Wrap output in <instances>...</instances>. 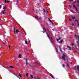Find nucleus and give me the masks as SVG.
<instances>
[{"mask_svg":"<svg viewBox=\"0 0 79 79\" xmlns=\"http://www.w3.org/2000/svg\"><path fill=\"white\" fill-rule=\"evenodd\" d=\"M75 48H76V49H77V47L76 46H75Z\"/></svg>","mask_w":79,"mask_h":79,"instance_id":"40","label":"nucleus"},{"mask_svg":"<svg viewBox=\"0 0 79 79\" xmlns=\"http://www.w3.org/2000/svg\"><path fill=\"white\" fill-rule=\"evenodd\" d=\"M9 3L10 2V1H6V0H5V3Z\"/></svg>","mask_w":79,"mask_h":79,"instance_id":"12","label":"nucleus"},{"mask_svg":"<svg viewBox=\"0 0 79 79\" xmlns=\"http://www.w3.org/2000/svg\"><path fill=\"white\" fill-rule=\"evenodd\" d=\"M72 46L74 45V44L72 43Z\"/></svg>","mask_w":79,"mask_h":79,"instance_id":"39","label":"nucleus"},{"mask_svg":"<svg viewBox=\"0 0 79 79\" xmlns=\"http://www.w3.org/2000/svg\"><path fill=\"white\" fill-rule=\"evenodd\" d=\"M1 7H2V5H0V9L1 8Z\"/></svg>","mask_w":79,"mask_h":79,"instance_id":"35","label":"nucleus"},{"mask_svg":"<svg viewBox=\"0 0 79 79\" xmlns=\"http://www.w3.org/2000/svg\"><path fill=\"white\" fill-rule=\"evenodd\" d=\"M38 19H41V18L40 17H39V18H38Z\"/></svg>","mask_w":79,"mask_h":79,"instance_id":"36","label":"nucleus"},{"mask_svg":"<svg viewBox=\"0 0 79 79\" xmlns=\"http://www.w3.org/2000/svg\"><path fill=\"white\" fill-rule=\"evenodd\" d=\"M31 77V78H34V77H33V76L32 75H30Z\"/></svg>","mask_w":79,"mask_h":79,"instance_id":"20","label":"nucleus"},{"mask_svg":"<svg viewBox=\"0 0 79 79\" xmlns=\"http://www.w3.org/2000/svg\"><path fill=\"white\" fill-rule=\"evenodd\" d=\"M7 68H10V66H7Z\"/></svg>","mask_w":79,"mask_h":79,"instance_id":"32","label":"nucleus"},{"mask_svg":"<svg viewBox=\"0 0 79 79\" xmlns=\"http://www.w3.org/2000/svg\"><path fill=\"white\" fill-rule=\"evenodd\" d=\"M9 74H10V73H11V72H10V71L9 70Z\"/></svg>","mask_w":79,"mask_h":79,"instance_id":"37","label":"nucleus"},{"mask_svg":"<svg viewBox=\"0 0 79 79\" xmlns=\"http://www.w3.org/2000/svg\"><path fill=\"white\" fill-rule=\"evenodd\" d=\"M55 49L56 50V52H58V49H57V48H55Z\"/></svg>","mask_w":79,"mask_h":79,"instance_id":"13","label":"nucleus"},{"mask_svg":"<svg viewBox=\"0 0 79 79\" xmlns=\"http://www.w3.org/2000/svg\"><path fill=\"white\" fill-rule=\"evenodd\" d=\"M63 49V50H65V49H64V48Z\"/></svg>","mask_w":79,"mask_h":79,"instance_id":"50","label":"nucleus"},{"mask_svg":"<svg viewBox=\"0 0 79 79\" xmlns=\"http://www.w3.org/2000/svg\"><path fill=\"white\" fill-rule=\"evenodd\" d=\"M19 58H21V54H19Z\"/></svg>","mask_w":79,"mask_h":79,"instance_id":"10","label":"nucleus"},{"mask_svg":"<svg viewBox=\"0 0 79 79\" xmlns=\"http://www.w3.org/2000/svg\"><path fill=\"white\" fill-rule=\"evenodd\" d=\"M4 13H5V12L4 11H2V14H4Z\"/></svg>","mask_w":79,"mask_h":79,"instance_id":"21","label":"nucleus"},{"mask_svg":"<svg viewBox=\"0 0 79 79\" xmlns=\"http://www.w3.org/2000/svg\"><path fill=\"white\" fill-rule=\"evenodd\" d=\"M19 76H20V77H22V75L21 74H20V73H19Z\"/></svg>","mask_w":79,"mask_h":79,"instance_id":"15","label":"nucleus"},{"mask_svg":"<svg viewBox=\"0 0 79 79\" xmlns=\"http://www.w3.org/2000/svg\"><path fill=\"white\" fill-rule=\"evenodd\" d=\"M60 39H61V38H60Z\"/></svg>","mask_w":79,"mask_h":79,"instance_id":"51","label":"nucleus"},{"mask_svg":"<svg viewBox=\"0 0 79 79\" xmlns=\"http://www.w3.org/2000/svg\"><path fill=\"white\" fill-rule=\"evenodd\" d=\"M15 2H16V3H18L19 2V1H15Z\"/></svg>","mask_w":79,"mask_h":79,"instance_id":"24","label":"nucleus"},{"mask_svg":"<svg viewBox=\"0 0 79 79\" xmlns=\"http://www.w3.org/2000/svg\"><path fill=\"white\" fill-rule=\"evenodd\" d=\"M75 3H76V2H75V3H73V4H75Z\"/></svg>","mask_w":79,"mask_h":79,"instance_id":"52","label":"nucleus"},{"mask_svg":"<svg viewBox=\"0 0 79 79\" xmlns=\"http://www.w3.org/2000/svg\"><path fill=\"white\" fill-rule=\"evenodd\" d=\"M48 33L49 34H50V31H49V30L48 31Z\"/></svg>","mask_w":79,"mask_h":79,"instance_id":"22","label":"nucleus"},{"mask_svg":"<svg viewBox=\"0 0 79 79\" xmlns=\"http://www.w3.org/2000/svg\"><path fill=\"white\" fill-rule=\"evenodd\" d=\"M38 79H40V78H39V77H38Z\"/></svg>","mask_w":79,"mask_h":79,"instance_id":"49","label":"nucleus"},{"mask_svg":"<svg viewBox=\"0 0 79 79\" xmlns=\"http://www.w3.org/2000/svg\"><path fill=\"white\" fill-rule=\"evenodd\" d=\"M34 78H35V77H33V78H34Z\"/></svg>","mask_w":79,"mask_h":79,"instance_id":"54","label":"nucleus"},{"mask_svg":"<svg viewBox=\"0 0 79 79\" xmlns=\"http://www.w3.org/2000/svg\"><path fill=\"white\" fill-rule=\"evenodd\" d=\"M35 17L36 18H38V19L39 18H38V17L37 16H35Z\"/></svg>","mask_w":79,"mask_h":79,"instance_id":"33","label":"nucleus"},{"mask_svg":"<svg viewBox=\"0 0 79 79\" xmlns=\"http://www.w3.org/2000/svg\"><path fill=\"white\" fill-rule=\"evenodd\" d=\"M73 7L74 8H76V11L77 12V9L76 8V6H75V5H73Z\"/></svg>","mask_w":79,"mask_h":79,"instance_id":"8","label":"nucleus"},{"mask_svg":"<svg viewBox=\"0 0 79 79\" xmlns=\"http://www.w3.org/2000/svg\"><path fill=\"white\" fill-rule=\"evenodd\" d=\"M63 40H61L60 41V44H62V43L63 42Z\"/></svg>","mask_w":79,"mask_h":79,"instance_id":"11","label":"nucleus"},{"mask_svg":"<svg viewBox=\"0 0 79 79\" xmlns=\"http://www.w3.org/2000/svg\"><path fill=\"white\" fill-rule=\"evenodd\" d=\"M56 40L57 42H58V41L60 40V37H59V38L58 39H57Z\"/></svg>","mask_w":79,"mask_h":79,"instance_id":"14","label":"nucleus"},{"mask_svg":"<svg viewBox=\"0 0 79 79\" xmlns=\"http://www.w3.org/2000/svg\"><path fill=\"white\" fill-rule=\"evenodd\" d=\"M48 19L50 22H51V23H52V24H53V22H52V21L49 18H48Z\"/></svg>","mask_w":79,"mask_h":79,"instance_id":"6","label":"nucleus"},{"mask_svg":"<svg viewBox=\"0 0 79 79\" xmlns=\"http://www.w3.org/2000/svg\"><path fill=\"white\" fill-rule=\"evenodd\" d=\"M9 49H10V45H9Z\"/></svg>","mask_w":79,"mask_h":79,"instance_id":"34","label":"nucleus"},{"mask_svg":"<svg viewBox=\"0 0 79 79\" xmlns=\"http://www.w3.org/2000/svg\"><path fill=\"white\" fill-rule=\"evenodd\" d=\"M0 20H1V19H0Z\"/></svg>","mask_w":79,"mask_h":79,"instance_id":"56","label":"nucleus"},{"mask_svg":"<svg viewBox=\"0 0 79 79\" xmlns=\"http://www.w3.org/2000/svg\"><path fill=\"white\" fill-rule=\"evenodd\" d=\"M15 27H14V32L15 34L16 33H18V32H19V31L17 29L16 30V32H15Z\"/></svg>","mask_w":79,"mask_h":79,"instance_id":"3","label":"nucleus"},{"mask_svg":"<svg viewBox=\"0 0 79 79\" xmlns=\"http://www.w3.org/2000/svg\"><path fill=\"white\" fill-rule=\"evenodd\" d=\"M69 7L70 8H71V6H69Z\"/></svg>","mask_w":79,"mask_h":79,"instance_id":"41","label":"nucleus"},{"mask_svg":"<svg viewBox=\"0 0 79 79\" xmlns=\"http://www.w3.org/2000/svg\"><path fill=\"white\" fill-rule=\"evenodd\" d=\"M26 65H27V64H28V63H27V59H26Z\"/></svg>","mask_w":79,"mask_h":79,"instance_id":"7","label":"nucleus"},{"mask_svg":"<svg viewBox=\"0 0 79 79\" xmlns=\"http://www.w3.org/2000/svg\"><path fill=\"white\" fill-rule=\"evenodd\" d=\"M43 11L44 12H45V10L44 9H43Z\"/></svg>","mask_w":79,"mask_h":79,"instance_id":"26","label":"nucleus"},{"mask_svg":"<svg viewBox=\"0 0 79 79\" xmlns=\"http://www.w3.org/2000/svg\"><path fill=\"white\" fill-rule=\"evenodd\" d=\"M60 51L61 52H62V51H61V50L60 49Z\"/></svg>","mask_w":79,"mask_h":79,"instance_id":"47","label":"nucleus"},{"mask_svg":"<svg viewBox=\"0 0 79 79\" xmlns=\"http://www.w3.org/2000/svg\"><path fill=\"white\" fill-rule=\"evenodd\" d=\"M43 31H42V32L43 33H45V32L47 31V30H46V28H43Z\"/></svg>","mask_w":79,"mask_h":79,"instance_id":"4","label":"nucleus"},{"mask_svg":"<svg viewBox=\"0 0 79 79\" xmlns=\"http://www.w3.org/2000/svg\"><path fill=\"white\" fill-rule=\"evenodd\" d=\"M36 63H37V64H39V63H38V62H35V64H36Z\"/></svg>","mask_w":79,"mask_h":79,"instance_id":"18","label":"nucleus"},{"mask_svg":"<svg viewBox=\"0 0 79 79\" xmlns=\"http://www.w3.org/2000/svg\"><path fill=\"white\" fill-rule=\"evenodd\" d=\"M71 37V38H72V37Z\"/></svg>","mask_w":79,"mask_h":79,"instance_id":"55","label":"nucleus"},{"mask_svg":"<svg viewBox=\"0 0 79 79\" xmlns=\"http://www.w3.org/2000/svg\"><path fill=\"white\" fill-rule=\"evenodd\" d=\"M2 43H3V44H5V42H3Z\"/></svg>","mask_w":79,"mask_h":79,"instance_id":"46","label":"nucleus"},{"mask_svg":"<svg viewBox=\"0 0 79 79\" xmlns=\"http://www.w3.org/2000/svg\"><path fill=\"white\" fill-rule=\"evenodd\" d=\"M46 11H47V13H48V10H46Z\"/></svg>","mask_w":79,"mask_h":79,"instance_id":"45","label":"nucleus"},{"mask_svg":"<svg viewBox=\"0 0 79 79\" xmlns=\"http://www.w3.org/2000/svg\"><path fill=\"white\" fill-rule=\"evenodd\" d=\"M75 37H76L77 38V36L76 35H75Z\"/></svg>","mask_w":79,"mask_h":79,"instance_id":"30","label":"nucleus"},{"mask_svg":"<svg viewBox=\"0 0 79 79\" xmlns=\"http://www.w3.org/2000/svg\"><path fill=\"white\" fill-rule=\"evenodd\" d=\"M25 43L26 44H27H27H28L27 43V41H25Z\"/></svg>","mask_w":79,"mask_h":79,"instance_id":"17","label":"nucleus"},{"mask_svg":"<svg viewBox=\"0 0 79 79\" xmlns=\"http://www.w3.org/2000/svg\"><path fill=\"white\" fill-rule=\"evenodd\" d=\"M71 12H72L73 13H74V12H73L72 11H71Z\"/></svg>","mask_w":79,"mask_h":79,"instance_id":"53","label":"nucleus"},{"mask_svg":"<svg viewBox=\"0 0 79 79\" xmlns=\"http://www.w3.org/2000/svg\"><path fill=\"white\" fill-rule=\"evenodd\" d=\"M77 38H78V41H79V36L78 35Z\"/></svg>","mask_w":79,"mask_h":79,"instance_id":"31","label":"nucleus"},{"mask_svg":"<svg viewBox=\"0 0 79 79\" xmlns=\"http://www.w3.org/2000/svg\"><path fill=\"white\" fill-rule=\"evenodd\" d=\"M67 66V67H68V68H69V64H68L67 65V66Z\"/></svg>","mask_w":79,"mask_h":79,"instance_id":"16","label":"nucleus"},{"mask_svg":"<svg viewBox=\"0 0 79 79\" xmlns=\"http://www.w3.org/2000/svg\"><path fill=\"white\" fill-rule=\"evenodd\" d=\"M10 68H13L14 67L11 66H10Z\"/></svg>","mask_w":79,"mask_h":79,"instance_id":"19","label":"nucleus"},{"mask_svg":"<svg viewBox=\"0 0 79 79\" xmlns=\"http://www.w3.org/2000/svg\"><path fill=\"white\" fill-rule=\"evenodd\" d=\"M69 21H72V19H69Z\"/></svg>","mask_w":79,"mask_h":79,"instance_id":"38","label":"nucleus"},{"mask_svg":"<svg viewBox=\"0 0 79 79\" xmlns=\"http://www.w3.org/2000/svg\"><path fill=\"white\" fill-rule=\"evenodd\" d=\"M62 66L63 67H64V64H62Z\"/></svg>","mask_w":79,"mask_h":79,"instance_id":"27","label":"nucleus"},{"mask_svg":"<svg viewBox=\"0 0 79 79\" xmlns=\"http://www.w3.org/2000/svg\"><path fill=\"white\" fill-rule=\"evenodd\" d=\"M77 68L78 71H79V66L78 65H77Z\"/></svg>","mask_w":79,"mask_h":79,"instance_id":"9","label":"nucleus"},{"mask_svg":"<svg viewBox=\"0 0 79 79\" xmlns=\"http://www.w3.org/2000/svg\"><path fill=\"white\" fill-rule=\"evenodd\" d=\"M46 34L47 35V37H48V38L49 39H50V40L51 41V43L53 44V39H52V37H51V39H50V37L49 36V35H48V33H46Z\"/></svg>","mask_w":79,"mask_h":79,"instance_id":"2","label":"nucleus"},{"mask_svg":"<svg viewBox=\"0 0 79 79\" xmlns=\"http://www.w3.org/2000/svg\"><path fill=\"white\" fill-rule=\"evenodd\" d=\"M67 48H69L68 49V50H72L71 48V47H70L69 46H68Z\"/></svg>","mask_w":79,"mask_h":79,"instance_id":"5","label":"nucleus"},{"mask_svg":"<svg viewBox=\"0 0 79 79\" xmlns=\"http://www.w3.org/2000/svg\"><path fill=\"white\" fill-rule=\"evenodd\" d=\"M50 76H51V77H52V78H54V77H53V76L52 75H50Z\"/></svg>","mask_w":79,"mask_h":79,"instance_id":"28","label":"nucleus"},{"mask_svg":"<svg viewBox=\"0 0 79 79\" xmlns=\"http://www.w3.org/2000/svg\"><path fill=\"white\" fill-rule=\"evenodd\" d=\"M62 59L64 61H68V56H67L66 55L64 54H63L62 57Z\"/></svg>","mask_w":79,"mask_h":79,"instance_id":"1","label":"nucleus"},{"mask_svg":"<svg viewBox=\"0 0 79 79\" xmlns=\"http://www.w3.org/2000/svg\"><path fill=\"white\" fill-rule=\"evenodd\" d=\"M72 26H74V23H72Z\"/></svg>","mask_w":79,"mask_h":79,"instance_id":"42","label":"nucleus"},{"mask_svg":"<svg viewBox=\"0 0 79 79\" xmlns=\"http://www.w3.org/2000/svg\"><path fill=\"white\" fill-rule=\"evenodd\" d=\"M75 52L76 53V49H75Z\"/></svg>","mask_w":79,"mask_h":79,"instance_id":"44","label":"nucleus"},{"mask_svg":"<svg viewBox=\"0 0 79 79\" xmlns=\"http://www.w3.org/2000/svg\"><path fill=\"white\" fill-rule=\"evenodd\" d=\"M71 64H72V63H71Z\"/></svg>","mask_w":79,"mask_h":79,"instance_id":"58","label":"nucleus"},{"mask_svg":"<svg viewBox=\"0 0 79 79\" xmlns=\"http://www.w3.org/2000/svg\"><path fill=\"white\" fill-rule=\"evenodd\" d=\"M7 42H8V41H7Z\"/></svg>","mask_w":79,"mask_h":79,"instance_id":"57","label":"nucleus"},{"mask_svg":"<svg viewBox=\"0 0 79 79\" xmlns=\"http://www.w3.org/2000/svg\"><path fill=\"white\" fill-rule=\"evenodd\" d=\"M30 66L31 67V68H32V66L31 65H30Z\"/></svg>","mask_w":79,"mask_h":79,"instance_id":"43","label":"nucleus"},{"mask_svg":"<svg viewBox=\"0 0 79 79\" xmlns=\"http://www.w3.org/2000/svg\"><path fill=\"white\" fill-rule=\"evenodd\" d=\"M72 18H73V19H75V17H72Z\"/></svg>","mask_w":79,"mask_h":79,"instance_id":"25","label":"nucleus"},{"mask_svg":"<svg viewBox=\"0 0 79 79\" xmlns=\"http://www.w3.org/2000/svg\"><path fill=\"white\" fill-rule=\"evenodd\" d=\"M78 26H79V23L78 22Z\"/></svg>","mask_w":79,"mask_h":79,"instance_id":"48","label":"nucleus"},{"mask_svg":"<svg viewBox=\"0 0 79 79\" xmlns=\"http://www.w3.org/2000/svg\"><path fill=\"white\" fill-rule=\"evenodd\" d=\"M6 8H5V7H4L3 8V9H4V10H5Z\"/></svg>","mask_w":79,"mask_h":79,"instance_id":"29","label":"nucleus"},{"mask_svg":"<svg viewBox=\"0 0 79 79\" xmlns=\"http://www.w3.org/2000/svg\"><path fill=\"white\" fill-rule=\"evenodd\" d=\"M26 76H28V73H26Z\"/></svg>","mask_w":79,"mask_h":79,"instance_id":"23","label":"nucleus"}]
</instances>
